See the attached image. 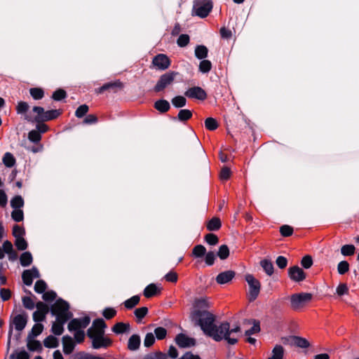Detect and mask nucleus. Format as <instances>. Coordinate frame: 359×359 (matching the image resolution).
Listing matches in <instances>:
<instances>
[{
	"label": "nucleus",
	"mask_w": 359,
	"mask_h": 359,
	"mask_svg": "<svg viewBox=\"0 0 359 359\" xmlns=\"http://www.w3.org/2000/svg\"><path fill=\"white\" fill-rule=\"evenodd\" d=\"M46 289V283L42 280H37L34 285V290L36 292L41 294L45 292Z\"/></svg>",
	"instance_id": "864d4df0"
},
{
	"label": "nucleus",
	"mask_w": 359,
	"mask_h": 359,
	"mask_svg": "<svg viewBox=\"0 0 359 359\" xmlns=\"http://www.w3.org/2000/svg\"><path fill=\"white\" fill-rule=\"evenodd\" d=\"M154 107L161 113L167 112L170 108V103L165 100H159L154 103Z\"/></svg>",
	"instance_id": "5701e85b"
},
{
	"label": "nucleus",
	"mask_w": 359,
	"mask_h": 359,
	"mask_svg": "<svg viewBox=\"0 0 359 359\" xmlns=\"http://www.w3.org/2000/svg\"><path fill=\"white\" fill-rule=\"evenodd\" d=\"M152 65L158 70H165L170 66V60L165 54H158L152 60Z\"/></svg>",
	"instance_id": "9d476101"
},
{
	"label": "nucleus",
	"mask_w": 359,
	"mask_h": 359,
	"mask_svg": "<svg viewBox=\"0 0 359 359\" xmlns=\"http://www.w3.org/2000/svg\"><path fill=\"white\" fill-rule=\"evenodd\" d=\"M208 302L205 298L196 299L194 302L195 310L206 311L205 309L208 307Z\"/></svg>",
	"instance_id": "7c9ffc66"
},
{
	"label": "nucleus",
	"mask_w": 359,
	"mask_h": 359,
	"mask_svg": "<svg viewBox=\"0 0 359 359\" xmlns=\"http://www.w3.org/2000/svg\"><path fill=\"white\" fill-rule=\"evenodd\" d=\"M154 342H155V337L154 336V334L151 332L147 333L144 339V346L150 347L154 344Z\"/></svg>",
	"instance_id": "bf43d9fd"
},
{
	"label": "nucleus",
	"mask_w": 359,
	"mask_h": 359,
	"mask_svg": "<svg viewBox=\"0 0 359 359\" xmlns=\"http://www.w3.org/2000/svg\"><path fill=\"white\" fill-rule=\"evenodd\" d=\"M193 255L196 257H201L206 253L205 248L202 245H198L193 249Z\"/></svg>",
	"instance_id": "49530a36"
},
{
	"label": "nucleus",
	"mask_w": 359,
	"mask_h": 359,
	"mask_svg": "<svg viewBox=\"0 0 359 359\" xmlns=\"http://www.w3.org/2000/svg\"><path fill=\"white\" fill-rule=\"evenodd\" d=\"M239 326L230 329V325L227 322H223L219 325H215L209 334V337L214 340L219 341L222 339L227 341L229 344H235L237 339V334L240 332Z\"/></svg>",
	"instance_id": "f03ea898"
},
{
	"label": "nucleus",
	"mask_w": 359,
	"mask_h": 359,
	"mask_svg": "<svg viewBox=\"0 0 359 359\" xmlns=\"http://www.w3.org/2000/svg\"><path fill=\"white\" fill-rule=\"evenodd\" d=\"M212 8V4L210 0H196L193 6V13L200 18H205L208 15Z\"/></svg>",
	"instance_id": "423d86ee"
},
{
	"label": "nucleus",
	"mask_w": 359,
	"mask_h": 359,
	"mask_svg": "<svg viewBox=\"0 0 359 359\" xmlns=\"http://www.w3.org/2000/svg\"><path fill=\"white\" fill-rule=\"evenodd\" d=\"M28 137L30 141L37 142L41 140V135L39 131L34 130L29 133Z\"/></svg>",
	"instance_id": "774afa93"
},
{
	"label": "nucleus",
	"mask_w": 359,
	"mask_h": 359,
	"mask_svg": "<svg viewBox=\"0 0 359 359\" xmlns=\"http://www.w3.org/2000/svg\"><path fill=\"white\" fill-rule=\"evenodd\" d=\"M248 323L250 324L251 323H253L252 327L250 329L245 331V335L250 336L252 334L257 333L259 331V323L255 320H248Z\"/></svg>",
	"instance_id": "3c124183"
},
{
	"label": "nucleus",
	"mask_w": 359,
	"mask_h": 359,
	"mask_svg": "<svg viewBox=\"0 0 359 359\" xmlns=\"http://www.w3.org/2000/svg\"><path fill=\"white\" fill-rule=\"evenodd\" d=\"M65 323L62 320H56L52 325V332L56 335H60L64 331L63 325Z\"/></svg>",
	"instance_id": "f704fd0d"
},
{
	"label": "nucleus",
	"mask_w": 359,
	"mask_h": 359,
	"mask_svg": "<svg viewBox=\"0 0 359 359\" xmlns=\"http://www.w3.org/2000/svg\"><path fill=\"white\" fill-rule=\"evenodd\" d=\"M311 299L312 294L311 293L302 292L294 294L290 297L291 307L294 310H299L309 303Z\"/></svg>",
	"instance_id": "0eeeda50"
},
{
	"label": "nucleus",
	"mask_w": 359,
	"mask_h": 359,
	"mask_svg": "<svg viewBox=\"0 0 359 359\" xmlns=\"http://www.w3.org/2000/svg\"><path fill=\"white\" fill-rule=\"evenodd\" d=\"M74 359H104V358L99 355H93V354H90L88 353L79 352L74 355Z\"/></svg>",
	"instance_id": "58836bf2"
},
{
	"label": "nucleus",
	"mask_w": 359,
	"mask_h": 359,
	"mask_svg": "<svg viewBox=\"0 0 359 359\" xmlns=\"http://www.w3.org/2000/svg\"><path fill=\"white\" fill-rule=\"evenodd\" d=\"M66 96L67 93L64 90L58 89L53 93L52 98L56 101H60L66 97Z\"/></svg>",
	"instance_id": "13d9d810"
},
{
	"label": "nucleus",
	"mask_w": 359,
	"mask_h": 359,
	"mask_svg": "<svg viewBox=\"0 0 359 359\" xmlns=\"http://www.w3.org/2000/svg\"><path fill=\"white\" fill-rule=\"evenodd\" d=\"M29 93L34 100H41L44 95L43 90L39 88H31L29 90Z\"/></svg>",
	"instance_id": "79ce46f5"
},
{
	"label": "nucleus",
	"mask_w": 359,
	"mask_h": 359,
	"mask_svg": "<svg viewBox=\"0 0 359 359\" xmlns=\"http://www.w3.org/2000/svg\"><path fill=\"white\" fill-rule=\"evenodd\" d=\"M192 116V113L189 109H181L177 115L178 119L182 121L189 119Z\"/></svg>",
	"instance_id": "8fccbe9b"
},
{
	"label": "nucleus",
	"mask_w": 359,
	"mask_h": 359,
	"mask_svg": "<svg viewBox=\"0 0 359 359\" xmlns=\"http://www.w3.org/2000/svg\"><path fill=\"white\" fill-rule=\"evenodd\" d=\"M44 346L48 348H55L58 346V341L56 337L50 335L43 341Z\"/></svg>",
	"instance_id": "4c0bfd02"
},
{
	"label": "nucleus",
	"mask_w": 359,
	"mask_h": 359,
	"mask_svg": "<svg viewBox=\"0 0 359 359\" xmlns=\"http://www.w3.org/2000/svg\"><path fill=\"white\" fill-rule=\"evenodd\" d=\"M140 300V297L138 295H135L132 297L131 298L126 300L124 302V306L128 309H131L133 307H135L137 304H139Z\"/></svg>",
	"instance_id": "2f4dec72"
},
{
	"label": "nucleus",
	"mask_w": 359,
	"mask_h": 359,
	"mask_svg": "<svg viewBox=\"0 0 359 359\" xmlns=\"http://www.w3.org/2000/svg\"><path fill=\"white\" fill-rule=\"evenodd\" d=\"M176 344L182 348L191 347L195 345V339L184 334H179L175 338Z\"/></svg>",
	"instance_id": "4468645a"
},
{
	"label": "nucleus",
	"mask_w": 359,
	"mask_h": 359,
	"mask_svg": "<svg viewBox=\"0 0 359 359\" xmlns=\"http://www.w3.org/2000/svg\"><path fill=\"white\" fill-rule=\"evenodd\" d=\"M122 88H123V83L119 81H116L114 82H110V83H105L104 85H103L101 88H100L98 89L97 92L99 93H102L104 90H109V89L116 90V89H121Z\"/></svg>",
	"instance_id": "412c9836"
},
{
	"label": "nucleus",
	"mask_w": 359,
	"mask_h": 359,
	"mask_svg": "<svg viewBox=\"0 0 359 359\" xmlns=\"http://www.w3.org/2000/svg\"><path fill=\"white\" fill-rule=\"evenodd\" d=\"M15 245L20 250H24L27 247V243L23 237L15 238Z\"/></svg>",
	"instance_id": "69168bd1"
},
{
	"label": "nucleus",
	"mask_w": 359,
	"mask_h": 359,
	"mask_svg": "<svg viewBox=\"0 0 359 359\" xmlns=\"http://www.w3.org/2000/svg\"><path fill=\"white\" fill-rule=\"evenodd\" d=\"M221 227V222L218 217L212 218L207 224V229L209 231H217Z\"/></svg>",
	"instance_id": "a878e982"
},
{
	"label": "nucleus",
	"mask_w": 359,
	"mask_h": 359,
	"mask_svg": "<svg viewBox=\"0 0 359 359\" xmlns=\"http://www.w3.org/2000/svg\"><path fill=\"white\" fill-rule=\"evenodd\" d=\"M143 359H168V357L162 352H154L147 354Z\"/></svg>",
	"instance_id": "37998d69"
},
{
	"label": "nucleus",
	"mask_w": 359,
	"mask_h": 359,
	"mask_svg": "<svg viewBox=\"0 0 359 359\" xmlns=\"http://www.w3.org/2000/svg\"><path fill=\"white\" fill-rule=\"evenodd\" d=\"M60 114H61L60 111L57 110V109H52V110L45 111L44 118H43L44 122L57 118L60 115Z\"/></svg>",
	"instance_id": "c85d7f7f"
},
{
	"label": "nucleus",
	"mask_w": 359,
	"mask_h": 359,
	"mask_svg": "<svg viewBox=\"0 0 359 359\" xmlns=\"http://www.w3.org/2000/svg\"><path fill=\"white\" fill-rule=\"evenodd\" d=\"M172 104L177 108L183 107L187 104V100L184 97L179 95L172 99Z\"/></svg>",
	"instance_id": "c9c22d12"
},
{
	"label": "nucleus",
	"mask_w": 359,
	"mask_h": 359,
	"mask_svg": "<svg viewBox=\"0 0 359 359\" xmlns=\"http://www.w3.org/2000/svg\"><path fill=\"white\" fill-rule=\"evenodd\" d=\"M90 322L88 316L81 318H74L68 324V330L70 332L74 331V339L77 343H81L84 340L85 333L83 330Z\"/></svg>",
	"instance_id": "20e7f679"
},
{
	"label": "nucleus",
	"mask_w": 359,
	"mask_h": 359,
	"mask_svg": "<svg viewBox=\"0 0 359 359\" xmlns=\"http://www.w3.org/2000/svg\"><path fill=\"white\" fill-rule=\"evenodd\" d=\"M205 241L210 245H215L218 243V237L213 233H208L205 236Z\"/></svg>",
	"instance_id": "052dcab7"
},
{
	"label": "nucleus",
	"mask_w": 359,
	"mask_h": 359,
	"mask_svg": "<svg viewBox=\"0 0 359 359\" xmlns=\"http://www.w3.org/2000/svg\"><path fill=\"white\" fill-rule=\"evenodd\" d=\"M36 307V311L33 313V320L35 322L43 321L46 318V315L48 313L49 308L42 302H37Z\"/></svg>",
	"instance_id": "9b49d317"
},
{
	"label": "nucleus",
	"mask_w": 359,
	"mask_h": 359,
	"mask_svg": "<svg viewBox=\"0 0 359 359\" xmlns=\"http://www.w3.org/2000/svg\"><path fill=\"white\" fill-rule=\"evenodd\" d=\"M13 324L17 330H22L27 324V318L22 315H18L13 319Z\"/></svg>",
	"instance_id": "4be33fe9"
},
{
	"label": "nucleus",
	"mask_w": 359,
	"mask_h": 359,
	"mask_svg": "<svg viewBox=\"0 0 359 359\" xmlns=\"http://www.w3.org/2000/svg\"><path fill=\"white\" fill-rule=\"evenodd\" d=\"M189 42V36L187 34H181L177 41V43L180 47L186 46Z\"/></svg>",
	"instance_id": "4d7b16f0"
},
{
	"label": "nucleus",
	"mask_w": 359,
	"mask_h": 359,
	"mask_svg": "<svg viewBox=\"0 0 359 359\" xmlns=\"http://www.w3.org/2000/svg\"><path fill=\"white\" fill-rule=\"evenodd\" d=\"M217 255L221 259H226L229 255V250L228 246L226 245H221L219 248Z\"/></svg>",
	"instance_id": "a18cd8bd"
},
{
	"label": "nucleus",
	"mask_w": 359,
	"mask_h": 359,
	"mask_svg": "<svg viewBox=\"0 0 359 359\" xmlns=\"http://www.w3.org/2000/svg\"><path fill=\"white\" fill-rule=\"evenodd\" d=\"M116 314V311L113 308H106L102 312L103 316L109 320L114 318Z\"/></svg>",
	"instance_id": "0e129e2a"
},
{
	"label": "nucleus",
	"mask_w": 359,
	"mask_h": 359,
	"mask_svg": "<svg viewBox=\"0 0 359 359\" xmlns=\"http://www.w3.org/2000/svg\"><path fill=\"white\" fill-rule=\"evenodd\" d=\"M355 248L353 245H344L341 248V253L344 256H351L355 252Z\"/></svg>",
	"instance_id": "a19ab883"
},
{
	"label": "nucleus",
	"mask_w": 359,
	"mask_h": 359,
	"mask_svg": "<svg viewBox=\"0 0 359 359\" xmlns=\"http://www.w3.org/2000/svg\"><path fill=\"white\" fill-rule=\"evenodd\" d=\"M205 128L210 130H215L218 128V123L217 121L212 117H209L205 119Z\"/></svg>",
	"instance_id": "c03bdc74"
},
{
	"label": "nucleus",
	"mask_w": 359,
	"mask_h": 359,
	"mask_svg": "<svg viewBox=\"0 0 359 359\" xmlns=\"http://www.w3.org/2000/svg\"><path fill=\"white\" fill-rule=\"evenodd\" d=\"M148 313V309L146 306L140 307L135 309L134 313L135 316L139 319H142Z\"/></svg>",
	"instance_id": "e2e57ef3"
},
{
	"label": "nucleus",
	"mask_w": 359,
	"mask_h": 359,
	"mask_svg": "<svg viewBox=\"0 0 359 359\" xmlns=\"http://www.w3.org/2000/svg\"><path fill=\"white\" fill-rule=\"evenodd\" d=\"M184 95L189 98H195L200 100H204L207 98V93L201 87L195 86L189 88L185 93Z\"/></svg>",
	"instance_id": "f8f14e48"
},
{
	"label": "nucleus",
	"mask_w": 359,
	"mask_h": 359,
	"mask_svg": "<svg viewBox=\"0 0 359 359\" xmlns=\"http://www.w3.org/2000/svg\"><path fill=\"white\" fill-rule=\"evenodd\" d=\"M22 278L25 285H31L32 284L34 278L32 277V274H30L29 271H27V270L24 271L22 275Z\"/></svg>",
	"instance_id": "680f3d73"
},
{
	"label": "nucleus",
	"mask_w": 359,
	"mask_h": 359,
	"mask_svg": "<svg viewBox=\"0 0 359 359\" xmlns=\"http://www.w3.org/2000/svg\"><path fill=\"white\" fill-rule=\"evenodd\" d=\"M130 325L128 323H117L112 327L111 331L116 334H121L123 333H127L130 332Z\"/></svg>",
	"instance_id": "f3484780"
},
{
	"label": "nucleus",
	"mask_w": 359,
	"mask_h": 359,
	"mask_svg": "<svg viewBox=\"0 0 359 359\" xmlns=\"http://www.w3.org/2000/svg\"><path fill=\"white\" fill-rule=\"evenodd\" d=\"M11 205L13 209H20L24 205V200L20 196H15L11 199Z\"/></svg>",
	"instance_id": "e433bc0d"
},
{
	"label": "nucleus",
	"mask_w": 359,
	"mask_h": 359,
	"mask_svg": "<svg viewBox=\"0 0 359 359\" xmlns=\"http://www.w3.org/2000/svg\"><path fill=\"white\" fill-rule=\"evenodd\" d=\"M20 262L22 266H27L32 262V256L29 252H23L20 257Z\"/></svg>",
	"instance_id": "bb28decb"
},
{
	"label": "nucleus",
	"mask_w": 359,
	"mask_h": 359,
	"mask_svg": "<svg viewBox=\"0 0 359 359\" xmlns=\"http://www.w3.org/2000/svg\"><path fill=\"white\" fill-rule=\"evenodd\" d=\"M33 111L36 114V116L34 118H32L28 115L25 116V119L28 121H35L37 123H42L44 122L43 118H44V114L45 110L41 107H33Z\"/></svg>",
	"instance_id": "2eb2a0df"
},
{
	"label": "nucleus",
	"mask_w": 359,
	"mask_h": 359,
	"mask_svg": "<svg viewBox=\"0 0 359 359\" xmlns=\"http://www.w3.org/2000/svg\"><path fill=\"white\" fill-rule=\"evenodd\" d=\"M211 68L212 64L209 60H203L199 64V70L203 73L208 72Z\"/></svg>",
	"instance_id": "de8ad7c7"
},
{
	"label": "nucleus",
	"mask_w": 359,
	"mask_h": 359,
	"mask_svg": "<svg viewBox=\"0 0 359 359\" xmlns=\"http://www.w3.org/2000/svg\"><path fill=\"white\" fill-rule=\"evenodd\" d=\"M235 276V272L231 270L225 271L219 273L216 277V281L218 284H225L229 283Z\"/></svg>",
	"instance_id": "dca6fc26"
},
{
	"label": "nucleus",
	"mask_w": 359,
	"mask_h": 359,
	"mask_svg": "<svg viewBox=\"0 0 359 359\" xmlns=\"http://www.w3.org/2000/svg\"><path fill=\"white\" fill-rule=\"evenodd\" d=\"M260 265L268 276H271L273 273V263L266 259L260 262Z\"/></svg>",
	"instance_id": "b1692460"
},
{
	"label": "nucleus",
	"mask_w": 359,
	"mask_h": 359,
	"mask_svg": "<svg viewBox=\"0 0 359 359\" xmlns=\"http://www.w3.org/2000/svg\"><path fill=\"white\" fill-rule=\"evenodd\" d=\"M43 330V326L42 324L36 323L33 326L32 331L29 334L28 337H29V338H34V337H37L38 335H39L42 332Z\"/></svg>",
	"instance_id": "ea45409f"
},
{
	"label": "nucleus",
	"mask_w": 359,
	"mask_h": 359,
	"mask_svg": "<svg viewBox=\"0 0 359 359\" xmlns=\"http://www.w3.org/2000/svg\"><path fill=\"white\" fill-rule=\"evenodd\" d=\"M245 279L249 285V299L250 301H254L259 294L260 283L252 274H247Z\"/></svg>",
	"instance_id": "6e6552de"
},
{
	"label": "nucleus",
	"mask_w": 359,
	"mask_h": 359,
	"mask_svg": "<svg viewBox=\"0 0 359 359\" xmlns=\"http://www.w3.org/2000/svg\"><path fill=\"white\" fill-rule=\"evenodd\" d=\"M22 300L23 306L27 309L32 310L36 306L34 301L29 297H24Z\"/></svg>",
	"instance_id": "6e6d98bb"
},
{
	"label": "nucleus",
	"mask_w": 359,
	"mask_h": 359,
	"mask_svg": "<svg viewBox=\"0 0 359 359\" xmlns=\"http://www.w3.org/2000/svg\"><path fill=\"white\" fill-rule=\"evenodd\" d=\"M2 161L4 164L8 168L13 167L15 163V159L13 155L10 152H6L4 154Z\"/></svg>",
	"instance_id": "cd10ccee"
},
{
	"label": "nucleus",
	"mask_w": 359,
	"mask_h": 359,
	"mask_svg": "<svg viewBox=\"0 0 359 359\" xmlns=\"http://www.w3.org/2000/svg\"><path fill=\"white\" fill-rule=\"evenodd\" d=\"M157 292L158 289L156 285L154 283H151L145 287L144 290V295L146 297L149 298L155 295L157 293Z\"/></svg>",
	"instance_id": "72a5a7b5"
},
{
	"label": "nucleus",
	"mask_w": 359,
	"mask_h": 359,
	"mask_svg": "<svg viewBox=\"0 0 359 359\" xmlns=\"http://www.w3.org/2000/svg\"><path fill=\"white\" fill-rule=\"evenodd\" d=\"M34 338H29L27 337V347L30 351H38L41 349V344L40 341L34 340Z\"/></svg>",
	"instance_id": "c756f323"
},
{
	"label": "nucleus",
	"mask_w": 359,
	"mask_h": 359,
	"mask_svg": "<svg viewBox=\"0 0 359 359\" xmlns=\"http://www.w3.org/2000/svg\"><path fill=\"white\" fill-rule=\"evenodd\" d=\"M191 318L195 325L200 326L208 336L215 325L214 324L215 316L208 311L194 310L191 313Z\"/></svg>",
	"instance_id": "7ed1b4c3"
},
{
	"label": "nucleus",
	"mask_w": 359,
	"mask_h": 359,
	"mask_svg": "<svg viewBox=\"0 0 359 359\" xmlns=\"http://www.w3.org/2000/svg\"><path fill=\"white\" fill-rule=\"evenodd\" d=\"M11 217L14 221L21 222L24 219L23 211L20 209H14V210L11 212Z\"/></svg>",
	"instance_id": "603ef678"
},
{
	"label": "nucleus",
	"mask_w": 359,
	"mask_h": 359,
	"mask_svg": "<svg viewBox=\"0 0 359 359\" xmlns=\"http://www.w3.org/2000/svg\"><path fill=\"white\" fill-rule=\"evenodd\" d=\"M140 337L138 334H133L128 339V348L130 351H137L140 346Z\"/></svg>",
	"instance_id": "6ab92c4d"
},
{
	"label": "nucleus",
	"mask_w": 359,
	"mask_h": 359,
	"mask_svg": "<svg viewBox=\"0 0 359 359\" xmlns=\"http://www.w3.org/2000/svg\"><path fill=\"white\" fill-rule=\"evenodd\" d=\"M208 48L205 46H197L195 49V55L198 59L203 60L208 56Z\"/></svg>",
	"instance_id": "393cba45"
},
{
	"label": "nucleus",
	"mask_w": 359,
	"mask_h": 359,
	"mask_svg": "<svg viewBox=\"0 0 359 359\" xmlns=\"http://www.w3.org/2000/svg\"><path fill=\"white\" fill-rule=\"evenodd\" d=\"M107 325L103 319H95L87 331L88 337L91 339L94 349L107 348L111 345L112 341L104 335Z\"/></svg>",
	"instance_id": "f257e3e1"
},
{
	"label": "nucleus",
	"mask_w": 359,
	"mask_h": 359,
	"mask_svg": "<svg viewBox=\"0 0 359 359\" xmlns=\"http://www.w3.org/2000/svg\"><path fill=\"white\" fill-rule=\"evenodd\" d=\"M69 309V306L67 302L62 299H58L52 306L51 312L56 316L57 320L66 323L72 316Z\"/></svg>",
	"instance_id": "39448f33"
},
{
	"label": "nucleus",
	"mask_w": 359,
	"mask_h": 359,
	"mask_svg": "<svg viewBox=\"0 0 359 359\" xmlns=\"http://www.w3.org/2000/svg\"><path fill=\"white\" fill-rule=\"evenodd\" d=\"M349 270V264L346 261H341L337 265V271L340 275H343Z\"/></svg>",
	"instance_id": "09e8293b"
},
{
	"label": "nucleus",
	"mask_w": 359,
	"mask_h": 359,
	"mask_svg": "<svg viewBox=\"0 0 359 359\" xmlns=\"http://www.w3.org/2000/svg\"><path fill=\"white\" fill-rule=\"evenodd\" d=\"M63 351L65 354H70L74 349V343L69 336H64L62 337Z\"/></svg>",
	"instance_id": "a211bd4d"
},
{
	"label": "nucleus",
	"mask_w": 359,
	"mask_h": 359,
	"mask_svg": "<svg viewBox=\"0 0 359 359\" xmlns=\"http://www.w3.org/2000/svg\"><path fill=\"white\" fill-rule=\"evenodd\" d=\"M25 234V229L18 226L15 225L13 229V235L15 238H22Z\"/></svg>",
	"instance_id": "338daca9"
},
{
	"label": "nucleus",
	"mask_w": 359,
	"mask_h": 359,
	"mask_svg": "<svg viewBox=\"0 0 359 359\" xmlns=\"http://www.w3.org/2000/svg\"><path fill=\"white\" fill-rule=\"evenodd\" d=\"M288 275L291 280L295 282L303 281L306 278V274L298 266L290 267L288 269Z\"/></svg>",
	"instance_id": "ddd939ff"
},
{
	"label": "nucleus",
	"mask_w": 359,
	"mask_h": 359,
	"mask_svg": "<svg viewBox=\"0 0 359 359\" xmlns=\"http://www.w3.org/2000/svg\"><path fill=\"white\" fill-rule=\"evenodd\" d=\"M88 106L87 104H82L79 106L75 111V116L77 118H81L88 111Z\"/></svg>",
	"instance_id": "5fc2aeb1"
},
{
	"label": "nucleus",
	"mask_w": 359,
	"mask_h": 359,
	"mask_svg": "<svg viewBox=\"0 0 359 359\" xmlns=\"http://www.w3.org/2000/svg\"><path fill=\"white\" fill-rule=\"evenodd\" d=\"M177 74L178 72H169L161 75L154 86V90L156 92L163 90L166 87L172 83Z\"/></svg>",
	"instance_id": "1a4fd4ad"
},
{
	"label": "nucleus",
	"mask_w": 359,
	"mask_h": 359,
	"mask_svg": "<svg viewBox=\"0 0 359 359\" xmlns=\"http://www.w3.org/2000/svg\"><path fill=\"white\" fill-rule=\"evenodd\" d=\"M294 346L299 347V348H304L309 347L310 343L305 338L295 336Z\"/></svg>",
	"instance_id": "473e14b6"
},
{
	"label": "nucleus",
	"mask_w": 359,
	"mask_h": 359,
	"mask_svg": "<svg viewBox=\"0 0 359 359\" xmlns=\"http://www.w3.org/2000/svg\"><path fill=\"white\" fill-rule=\"evenodd\" d=\"M284 352L283 347L276 344L272 349L271 355L267 359H283Z\"/></svg>",
	"instance_id": "aec40b11"
}]
</instances>
